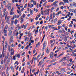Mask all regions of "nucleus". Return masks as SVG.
<instances>
[{
	"instance_id": "20e7f679",
	"label": "nucleus",
	"mask_w": 76,
	"mask_h": 76,
	"mask_svg": "<svg viewBox=\"0 0 76 76\" xmlns=\"http://www.w3.org/2000/svg\"><path fill=\"white\" fill-rule=\"evenodd\" d=\"M61 11H59L56 14V16H58L60 14H61Z\"/></svg>"
},
{
	"instance_id": "f704fd0d",
	"label": "nucleus",
	"mask_w": 76,
	"mask_h": 76,
	"mask_svg": "<svg viewBox=\"0 0 76 76\" xmlns=\"http://www.w3.org/2000/svg\"><path fill=\"white\" fill-rule=\"evenodd\" d=\"M57 18H55L54 20V22L55 23H56V21H57Z\"/></svg>"
},
{
	"instance_id": "c9c22d12",
	"label": "nucleus",
	"mask_w": 76,
	"mask_h": 76,
	"mask_svg": "<svg viewBox=\"0 0 76 76\" xmlns=\"http://www.w3.org/2000/svg\"><path fill=\"white\" fill-rule=\"evenodd\" d=\"M66 57H64L63 58V59H62V61H64V60H65V59H66Z\"/></svg>"
},
{
	"instance_id": "13d9d810",
	"label": "nucleus",
	"mask_w": 76,
	"mask_h": 76,
	"mask_svg": "<svg viewBox=\"0 0 76 76\" xmlns=\"http://www.w3.org/2000/svg\"><path fill=\"white\" fill-rule=\"evenodd\" d=\"M23 18H25V14H23Z\"/></svg>"
},
{
	"instance_id": "f8f14e48",
	"label": "nucleus",
	"mask_w": 76,
	"mask_h": 76,
	"mask_svg": "<svg viewBox=\"0 0 76 76\" xmlns=\"http://www.w3.org/2000/svg\"><path fill=\"white\" fill-rule=\"evenodd\" d=\"M5 48H7V42L6 41L5 42Z\"/></svg>"
},
{
	"instance_id": "7c9ffc66",
	"label": "nucleus",
	"mask_w": 76,
	"mask_h": 76,
	"mask_svg": "<svg viewBox=\"0 0 76 76\" xmlns=\"http://www.w3.org/2000/svg\"><path fill=\"white\" fill-rule=\"evenodd\" d=\"M13 23H14V21L13 20H12L11 21V25H13Z\"/></svg>"
},
{
	"instance_id": "3c124183",
	"label": "nucleus",
	"mask_w": 76,
	"mask_h": 76,
	"mask_svg": "<svg viewBox=\"0 0 76 76\" xmlns=\"http://www.w3.org/2000/svg\"><path fill=\"white\" fill-rule=\"evenodd\" d=\"M49 18L48 17V16H47L46 18V20H48Z\"/></svg>"
},
{
	"instance_id": "a19ab883",
	"label": "nucleus",
	"mask_w": 76,
	"mask_h": 76,
	"mask_svg": "<svg viewBox=\"0 0 76 76\" xmlns=\"http://www.w3.org/2000/svg\"><path fill=\"white\" fill-rule=\"evenodd\" d=\"M27 5H28V4H26L24 6V8H26V6H27Z\"/></svg>"
},
{
	"instance_id": "338daca9",
	"label": "nucleus",
	"mask_w": 76,
	"mask_h": 76,
	"mask_svg": "<svg viewBox=\"0 0 76 76\" xmlns=\"http://www.w3.org/2000/svg\"><path fill=\"white\" fill-rule=\"evenodd\" d=\"M3 62H4L3 60H2L1 61V63L2 64H3Z\"/></svg>"
},
{
	"instance_id": "ea45409f",
	"label": "nucleus",
	"mask_w": 76,
	"mask_h": 76,
	"mask_svg": "<svg viewBox=\"0 0 76 76\" xmlns=\"http://www.w3.org/2000/svg\"><path fill=\"white\" fill-rule=\"evenodd\" d=\"M7 23H8V24H10V22H9V20H7Z\"/></svg>"
},
{
	"instance_id": "6e6d98bb",
	"label": "nucleus",
	"mask_w": 76,
	"mask_h": 76,
	"mask_svg": "<svg viewBox=\"0 0 76 76\" xmlns=\"http://www.w3.org/2000/svg\"><path fill=\"white\" fill-rule=\"evenodd\" d=\"M56 59H53V60H52L51 62L52 63L53 62H54V61H56Z\"/></svg>"
},
{
	"instance_id": "473e14b6",
	"label": "nucleus",
	"mask_w": 76,
	"mask_h": 76,
	"mask_svg": "<svg viewBox=\"0 0 76 76\" xmlns=\"http://www.w3.org/2000/svg\"><path fill=\"white\" fill-rule=\"evenodd\" d=\"M30 63H31V62H27V65H29Z\"/></svg>"
},
{
	"instance_id": "bb28decb",
	"label": "nucleus",
	"mask_w": 76,
	"mask_h": 76,
	"mask_svg": "<svg viewBox=\"0 0 76 76\" xmlns=\"http://www.w3.org/2000/svg\"><path fill=\"white\" fill-rule=\"evenodd\" d=\"M6 8H5L4 10H3L4 13H6Z\"/></svg>"
},
{
	"instance_id": "c756f323",
	"label": "nucleus",
	"mask_w": 76,
	"mask_h": 76,
	"mask_svg": "<svg viewBox=\"0 0 76 76\" xmlns=\"http://www.w3.org/2000/svg\"><path fill=\"white\" fill-rule=\"evenodd\" d=\"M28 47H29V45H27V46L25 47V49L26 50V49H28Z\"/></svg>"
},
{
	"instance_id": "37998d69",
	"label": "nucleus",
	"mask_w": 76,
	"mask_h": 76,
	"mask_svg": "<svg viewBox=\"0 0 76 76\" xmlns=\"http://www.w3.org/2000/svg\"><path fill=\"white\" fill-rule=\"evenodd\" d=\"M56 3H57V2L55 1L53 3V5H55V4H56Z\"/></svg>"
},
{
	"instance_id": "a878e982",
	"label": "nucleus",
	"mask_w": 76,
	"mask_h": 76,
	"mask_svg": "<svg viewBox=\"0 0 76 76\" xmlns=\"http://www.w3.org/2000/svg\"><path fill=\"white\" fill-rule=\"evenodd\" d=\"M39 44H40V42H39L37 43L36 45V47H37V46H38V45H39Z\"/></svg>"
},
{
	"instance_id": "c85d7f7f",
	"label": "nucleus",
	"mask_w": 76,
	"mask_h": 76,
	"mask_svg": "<svg viewBox=\"0 0 76 76\" xmlns=\"http://www.w3.org/2000/svg\"><path fill=\"white\" fill-rule=\"evenodd\" d=\"M58 32H59V33H63V32H62L61 30L58 31Z\"/></svg>"
},
{
	"instance_id": "2f4dec72",
	"label": "nucleus",
	"mask_w": 76,
	"mask_h": 76,
	"mask_svg": "<svg viewBox=\"0 0 76 76\" xmlns=\"http://www.w3.org/2000/svg\"><path fill=\"white\" fill-rule=\"evenodd\" d=\"M21 28H21V26H19L18 27V29L19 30L20 29H21Z\"/></svg>"
},
{
	"instance_id": "f3484780",
	"label": "nucleus",
	"mask_w": 76,
	"mask_h": 76,
	"mask_svg": "<svg viewBox=\"0 0 76 76\" xmlns=\"http://www.w3.org/2000/svg\"><path fill=\"white\" fill-rule=\"evenodd\" d=\"M48 11H50V9L48 10V9H47V10H45L44 11V12H48Z\"/></svg>"
},
{
	"instance_id": "b1692460",
	"label": "nucleus",
	"mask_w": 76,
	"mask_h": 76,
	"mask_svg": "<svg viewBox=\"0 0 76 76\" xmlns=\"http://www.w3.org/2000/svg\"><path fill=\"white\" fill-rule=\"evenodd\" d=\"M19 15L20 16H21V15H22V13H21V11H20V10H19Z\"/></svg>"
},
{
	"instance_id": "680f3d73",
	"label": "nucleus",
	"mask_w": 76,
	"mask_h": 76,
	"mask_svg": "<svg viewBox=\"0 0 76 76\" xmlns=\"http://www.w3.org/2000/svg\"><path fill=\"white\" fill-rule=\"evenodd\" d=\"M10 69H12V70H13V66H10Z\"/></svg>"
},
{
	"instance_id": "0eeeda50",
	"label": "nucleus",
	"mask_w": 76,
	"mask_h": 76,
	"mask_svg": "<svg viewBox=\"0 0 76 76\" xmlns=\"http://www.w3.org/2000/svg\"><path fill=\"white\" fill-rule=\"evenodd\" d=\"M4 46H3V52H2V55H3V57H4V56H5V53H4Z\"/></svg>"
},
{
	"instance_id": "864d4df0",
	"label": "nucleus",
	"mask_w": 76,
	"mask_h": 76,
	"mask_svg": "<svg viewBox=\"0 0 76 76\" xmlns=\"http://www.w3.org/2000/svg\"><path fill=\"white\" fill-rule=\"evenodd\" d=\"M53 17H55L56 15H55V13H54V12H53Z\"/></svg>"
},
{
	"instance_id": "a18cd8bd",
	"label": "nucleus",
	"mask_w": 76,
	"mask_h": 76,
	"mask_svg": "<svg viewBox=\"0 0 76 76\" xmlns=\"http://www.w3.org/2000/svg\"><path fill=\"white\" fill-rule=\"evenodd\" d=\"M26 25H24V29H26Z\"/></svg>"
},
{
	"instance_id": "69168bd1",
	"label": "nucleus",
	"mask_w": 76,
	"mask_h": 76,
	"mask_svg": "<svg viewBox=\"0 0 76 76\" xmlns=\"http://www.w3.org/2000/svg\"><path fill=\"white\" fill-rule=\"evenodd\" d=\"M54 7H52V8H51V11L52 10H54Z\"/></svg>"
},
{
	"instance_id": "4468645a",
	"label": "nucleus",
	"mask_w": 76,
	"mask_h": 76,
	"mask_svg": "<svg viewBox=\"0 0 76 76\" xmlns=\"http://www.w3.org/2000/svg\"><path fill=\"white\" fill-rule=\"evenodd\" d=\"M8 28V25H7V24L5 26V28H4V29H7Z\"/></svg>"
},
{
	"instance_id": "dca6fc26",
	"label": "nucleus",
	"mask_w": 76,
	"mask_h": 76,
	"mask_svg": "<svg viewBox=\"0 0 76 76\" xmlns=\"http://www.w3.org/2000/svg\"><path fill=\"white\" fill-rule=\"evenodd\" d=\"M61 4L64 5V4L63 2H60L59 3V5H61Z\"/></svg>"
},
{
	"instance_id": "4be33fe9",
	"label": "nucleus",
	"mask_w": 76,
	"mask_h": 76,
	"mask_svg": "<svg viewBox=\"0 0 76 76\" xmlns=\"http://www.w3.org/2000/svg\"><path fill=\"white\" fill-rule=\"evenodd\" d=\"M41 53H40L37 56V59H38V58H39V57H40V56H41Z\"/></svg>"
},
{
	"instance_id": "58836bf2",
	"label": "nucleus",
	"mask_w": 76,
	"mask_h": 76,
	"mask_svg": "<svg viewBox=\"0 0 76 76\" xmlns=\"http://www.w3.org/2000/svg\"><path fill=\"white\" fill-rule=\"evenodd\" d=\"M33 4H34V5H36V1H34L33 2Z\"/></svg>"
},
{
	"instance_id": "bf43d9fd",
	"label": "nucleus",
	"mask_w": 76,
	"mask_h": 76,
	"mask_svg": "<svg viewBox=\"0 0 76 76\" xmlns=\"http://www.w3.org/2000/svg\"><path fill=\"white\" fill-rule=\"evenodd\" d=\"M21 68H22V66H21L19 68V71H20V70H21Z\"/></svg>"
},
{
	"instance_id": "423d86ee",
	"label": "nucleus",
	"mask_w": 76,
	"mask_h": 76,
	"mask_svg": "<svg viewBox=\"0 0 76 76\" xmlns=\"http://www.w3.org/2000/svg\"><path fill=\"white\" fill-rule=\"evenodd\" d=\"M19 22V20H17V19H15L14 21V23L15 25H16L17 24V23Z\"/></svg>"
},
{
	"instance_id": "052dcab7",
	"label": "nucleus",
	"mask_w": 76,
	"mask_h": 76,
	"mask_svg": "<svg viewBox=\"0 0 76 76\" xmlns=\"http://www.w3.org/2000/svg\"><path fill=\"white\" fill-rule=\"evenodd\" d=\"M15 56L16 57H18V54H16L15 55Z\"/></svg>"
},
{
	"instance_id": "4d7b16f0",
	"label": "nucleus",
	"mask_w": 76,
	"mask_h": 76,
	"mask_svg": "<svg viewBox=\"0 0 76 76\" xmlns=\"http://www.w3.org/2000/svg\"><path fill=\"white\" fill-rule=\"evenodd\" d=\"M69 49L70 50V51H72H72H73V50H74L72 49V48H70Z\"/></svg>"
},
{
	"instance_id": "72a5a7b5",
	"label": "nucleus",
	"mask_w": 76,
	"mask_h": 76,
	"mask_svg": "<svg viewBox=\"0 0 76 76\" xmlns=\"http://www.w3.org/2000/svg\"><path fill=\"white\" fill-rule=\"evenodd\" d=\"M73 6H75V7H76V4L75 2L73 3Z\"/></svg>"
},
{
	"instance_id": "0e129e2a",
	"label": "nucleus",
	"mask_w": 76,
	"mask_h": 76,
	"mask_svg": "<svg viewBox=\"0 0 76 76\" xmlns=\"http://www.w3.org/2000/svg\"><path fill=\"white\" fill-rule=\"evenodd\" d=\"M54 44V43H53V44H52L51 45V48H52V47H53V46Z\"/></svg>"
},
{
	"instance_id": "e433bc0d",
	"label": "nucleus",
	"mask_w": 76,
	"mask_h": 76,
	"mask_svg": "<svg viewBox=\"0 0 76 76\" xmlns=\"http://www.w3.org/2000/svg\"><path fill=\"white\" fill-rule=\"evenodd\" d=\"M70 6H73V4H72V3L71 2L70 3Z\"/></svg>"
},
{
	"instance_id": "5fc2aeb1",
	"label": "nucleus",
	"mask_w": 76,
	"mask_h": 76,
	"mask_svg": "<svg viewBox=\"0 0 76 76\" xmlns=\"http://www.w3.org/2000/svg\"><path fill=\"white\" fill-rule=\"evenodd\" d=\"M10 59L8 58V59L7 60V62H10Z\"/></svg>"
},
{
	"instance_id": "5701e85b",
	"label": "nucleus",
	"mask_w": 76,
	"mask_h": 76,
	"mask_svg": "<svg viewBox=\"0 0 76 76\" xmlns=\"http://www.w3.org/2000/svg\"><path fill=\"white\" fill-rule=\"evenodd\" d=\"M45 47V46L43 45V48L42 50V51H44V49H45V48H44V47Z\"/></svg>"
},
{
	"instance_id": "a211bd4d",
	"label": "nucleus",
	"mask_w": 76,
	"mask_h": 76,
	"mask_svg": "<svg viewBox=\"0 0 76 76\" xmlns=\"http://www.w3.org/2000/svg\"><path fill=\"white\" fill-rule=\"evenodd\" d=\"M48 11H50V9L48 10V9H47V10H45L44 11V12H48Z\"/></svg>"
},
{
	"instance_id": "2eb2a0df",
	"label": "nucleus",
	"mask_w": 76,
	"mask_h": 76,
	"mask_svg": "<svg viewBox=\"0 0 76 76\" xmlns=\"http://www.w3.org/2000/svg\"><path fill=\"white\" fill-rule=\"evenodd\" d=\"M33 12L32 11V10L30 12V13L31 15H33Z\"/></svg>"
},
{
	"instance_id": "9b49d317",
	"label": "nucleus",
	"mask_w": 76,
	"mask_h": 76,
	"mask_svg": "<svg viewBox=\"0 0 76 76\" xmlns=\"http://www.w3.org/2000/svg\"><path fill=\"white\" fill-rule=\"evenodd\" d=\"M64 3H69V1L68 0H63Z\"/></svg>"
},
{
	"instance_id": "1a4fd4ad",
	"label": "nucleus",
	"mask_w": 76,
	"mask_h": 76,
	"mask_svg": "<svg viewBox=\"0 0 76 76\" xmlns=\"http://www.w3.org/2000/svg\"><path fill=\"white\" fill-rule=\"evenodd\" d=\"M50 52L49 51V50H48V48H47V50H46V53L47 54H49Z\"/></svg>"
},
{
	"instance_id": "f257e3e1",
	"label": "nucleus",
	"mask_w": 76,
	"mask_h": 76,
	"mask_svg": "<svg viewBox=\"0 0 76 76\" xmlns=\"http://www.w3.org/2000/svg\"><path fill=\"white\" fill-rule=\"evenodd\" d=\"M13 8H12V10L10 12V15H14V12H13Z\"/></svg>"
},
{
	"instance_id": "6e6552de",
	"label": "nucleus",
	"mask_w": 76,
	"mask_h": 76,
	"mask_svg": "<svg viewBox=\"0 0 76 76\" xmlns=\"http://www.w3.org/2000/svg\"><path fill=\"white\" fill-rule=\"evenodd\" d=\"M53 55H54V53L53 52H51L50 53V57H53Z\"/></svg>"
},
{
	"instance_id": "c03bdc74",
	"label": "nucleus",
	"mask_w": 76,
	"mask_h": 76,
	"mask_svg": "<svg viewBox=\"0 0 76 76\" xmlns=\"http://www.w3.org/2000/svg\"><path fill=\"white\" fill-rule=\"evenodd\" d=\"M72 20L73 21H74V22L75 21L76 22V19H73Z\"/></svg>"
},
{
	"instance_id": "39448f33",
	"label": "nucleus",
	"mask_w": 76,
	"mask_h": 76,
	"mask_svg": "<svg viewBox=\"0 0 76 76\" xmlns=\"http://www.w3.org/2000/svg\"><path fill=\"white\" fill-rule=\"evenodd\" d=\"M24 38H25V41L26 42L28 40V37H26V36H24Z\"/></svg>"
},
{
	"instance_id": "8fccbe9b",
	"label": "nucleus",
	"mask_w": 76,
	"mask_h": 76,
	"mask_svg": "<svg viewBox=\"0 0 76 76\" xmlns=\"http://www.w3.org/2000/svg\"><path fill=\"white\" fill-rule=\"evenodd\" d=\"M4 36H5V37H7V34H6V33H4Z\"/></svg>"
},
{
	"instance_id": "393cba45",
	"label": "nucleus",
	"mask_w": 76,
	"mask_h": 76,
	"mask_svg": "<svg viewBox=\"0 0 76 76\" xmlns=\"http://www.w3.org/2000/svg\"><path fill=\"white\" fill-rule=\"evenodd\" d=\"M11 52H14V50H13V48H11Z\"/></svg>"
},
{
	"instance_id": "cd10ccee",
	"label": "nucleus",
	"mask_w": 76,
	"mask_h": 76,
	"mask_svg": "<svg viewBox=\"0 0 76 76\" xmlns=\"http://www.w3.org/2000/svg\"><path fill=\"white\" fill-rule=\"evenodd\" d=\"M72 63H70L69 64H67V66L68 65H69V66H72Z\"/></svg>"
},
{
	"instance_id": "603ef678",
	"label": "nucleus",
	"mask_w": 76,
	"mask_h": 76,
	"mask_svg": "<svg viewBox=\"0 0 76 76\" xmlns=\"http://www.w3.org/2000/svg\"><path fill=\"white\" fill-rule=\"evenodd\" d=\"M6 58H5L4 59V63H5V62H6Z\"/></svg>"
},
{
	"instance_id": "ddd939ff",
	"label": "nucleus",
	"mask_w": 76,
	"mask_h": 76,
	"mask_svg": "<svg viewBox=\"0 0 76 76\" xmlns=\"http://www.w3.org/2000/svg\"><path fill=\"white\" fill-rule=\"evenodd\" d=\"M72 12H74V13H76V9H75V10H74V9H72Z\"/></svg>"
},
{
	"instance_id": "7ed1b4c3",
	"label": "nucleus",
	"mask_w": 76,
	"mask_h": 76,
	"mask_svg": "<svg viewBox=\"0 0 76 76\" xmlns=\"http://www.w3.org/2000/svg\"><path fill=\"white\" fill-rule=\"evenodd\" d=\"M12 31L11 30H9L8 35H9L10 36H11V35H12Z\"/></svg>"
},
{
	"instance_id": "de8ad7c7",
	"label": "nucleus",
	"mask_w": 76,
	"mask_h": 76,
	"mask_svg": "<svg viewBox=\"0 0 76 76\" xmlns=\"http://www.w3.org/2000/svg\"><path fill=\"white\" fill-rule=\"evenodd\" d=\"M16 18H19V15H16Z\"/></svg>"
},
{
	"instance_id": "774afa93",
	"label": "nucleus",
	"mask_w": 76,
	"mask_h": 76,
	"mask_svg": "<svg viewBox=\"0 0 76 76\" xmlns=\"http://www.w3.org/2000/svg\"><path fill=\"white\" fill-rule=\"evenodd\" d=\"M25 65V62H24V63L22 64L23 66H24Z\"/></svg>"
},
{
	"instance_id": "412c9836",
	"label": "nucleus",
	"mask_w": 76,
	"mask_h": 76,
	"mask_svg": "<svg viewBox=\"0 0 76 76\" xmlns=\"http://www.w3.org/2000/svg\"><path fill=\"white\" fill-rule=\"evenodd\" d=\"M16 18V15H14L13 17L12 18L13 19H14V18Z\"/></svg>"
},
{
	"instance_id": "f03ea898",
	"label": "nucleus",
	"mask_w": 76,
	"mask_h": 76,
	"mask_svg": "<svg viewBox=\"0 0 76 76\" xmlns=\"http://www.w3.org/2000/svg\"><path fill=\"white\" fill-rule=\"evenodd\" d=\"M19 19L20 20V23H23V21L24 20V19H23V18L21 16L20 18Z\"/></svg>"
},
{
	"instance_id": "49530a36",
	"label": "nucleus",
	"mask_w": 76,
	"mask_h": 76,
	"mask_svg": "<svg viewBox=\"0 0 76 76\" xmlns=\"http://www.w3.org/2000/svg\"><path fill=\"white\" fill-rule=\"evenodd\" d=\"M54 73L55 74H56V73H59V72H58V71H56V72H54Z\"/></svg>"
},
{
	"instance_id": "9d476101",
	"label": "nucleus",
	"mask_w": 76,
	"mask_h": 76,
	"mask_svg": "<svg viewBox=\"0 0 76 76\" xmlns=\"http://www.w3.org/2000/svg\"><path fill=\"white\" fill-rule=\"evenodd\" d=\"M61 23V20H59L58 21V23L57 25H60Z\"/></svg>"
},
{
	"instance_id": "4c0bfd02",
	"label": "nucleus",
	"mask_w": 76,
	"mask_h": 76,
	"mask_svg": "<svg viewBox=\"0 0 76 76\" xmlns=\"http://www.w3.org/2000/svg\"><path fill=\"white\" fill-rule=\"evenodd\" d=\"M25 57H24L23 58V61H22V62H24L25 61Z\"/></svg>"
},
{
	"instance_id": "e2e57ef3",
	"label": "nucleus",
	"mask_w": 76,
	"mask_h": 76,
	"mask_svg": "<svg viewBox=\"0 0 76 76\" xmlns=\"http://www.w3.org/2000/svg\"><path fill=\"white\" fill-rule=\"evenodd\" d=\"M65 26H66V25H65V24H64V23L62 25L63 27H64Z\"/></svg>"
},
{
	"instance_id": "aec40b11",
	"label": "nucleus",
	"mask_w": 76,
	"mask_h": 76,
	"mask_svg": "<svg viewBox=\"0 0 76 76\" xmlns=\"http://www.w3.org/2000/svg\"><path fill=\"white\" fill-rule=\"evenodd\" d=\"M4 33H7V29H4Z\"/></svg>"
},
{
	"instance_id": "6ab92c4d",
	"label": "nucleus",
	"mask_w": 76,
	"mask_h": 76,
	"mask_svg": "<svg viewBox=\"0 0 76 76\" xmlns=\"http://www.w3.org/2000/svg\"><path fill=\"white\" fill-rule=\"evenodd\" d=\"M16 64H17V66L19 64V62H18V61H17L15 62V65Z\"/></svg>"
},
{
	"instance_id": "09e8293b",
	"label": "nucleus",
	"mask_w": 76,
	"mask_h": 76,
	"mask_svg": "<svg viewBox=\"0 0 76 76\" xmlns=\"http://www.w3.org/2000/svg\"><path fill=\"white\" fill-rule=\"evenodd\" d=\"M3 3L4 5H6V1H3Z\"/></svg>"
},
{
	"instance_id": "79ce46f5",
	"label": "nucleus",
	"mask_w": 76,
	"mask_h": 76,
	"mask_svg": "<svg viewBox=\"0 0 76 76\" xmlns=\"http://www.w3.org/2000/svg\"><path fill=\"white\" fill-rule=\"evenodd\" d=\"M20 53H19L18 54V58H20Z\"/></svg>"
}]
</instances>
